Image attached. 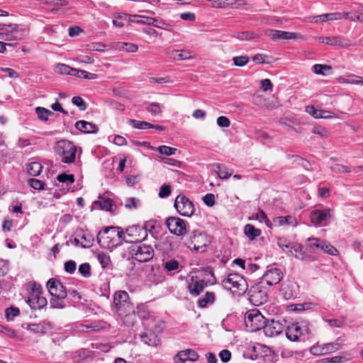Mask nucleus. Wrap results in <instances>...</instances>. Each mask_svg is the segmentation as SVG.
Masks as SVG:
<instances>
[{
	"label": "nucleus",
	"instance_id": "obj_1",
	"mask_svg": "<svg viewBox=\"0 0 363 363\" xmlns=\"http://www.w3.org/2000/svg\"><path fill=\"white\" fill-rule=\"evenodd\" d=\"M113 303L118 315L127 325H132L135 319V307L130 302L129 294L125 291L115 293Z\"/></svg>",
	"mask_w": 363,
	"mask_h": 363
},
{
	"label": "nucleus",
	"instance_id": "obj_2",
	"mask_svg": "<svg viewBox=\"0 0 363 363\" xmlns=\"http://www.w3.org/2000/svg\"><path fill=\"white\" fill-rule=\"evenodd\" d=\"M123 231L119 227L111 226L105 228L97 235V240L101 247L112 249L121 243Z\"/></svg>",
	"mask_w": 363,
	"mask_h": 363
},
{
	"label": "nucleus",
	"instance_id": "obj_3",
	"mask_svg": "<svg viewBox=\"0 0 363 363\" xmlns=\"http://www.w3.org/2000/svg\"><path fill=\"white\" fill-rule=\"evenodd\" d=\"M223 288L233 294L241 296L247 290L248 285L245 278L238 274H230L222 281Z\"/></svg>",
	"mask_w": 363,
	"mask_h": 363
},
{
	"label": "nucleus",
	"instance_id": "obj_4",
	"mask_svg": "<svg viewBox=\"0 0 363 363\" xmlns=\"http://www.w3.org/2000/svg\"><path fill=\"white\" fill-rule=\"evenodd\" d=\"M55 151L61 157V160L65 163H72L75 160L77 147L69 140L57 141L55 145Z\"/></svg>",
	"mask_w": 363,
	"mask_h": 363
},
{
	"label": "nucleus",
	"instance_id": "obj_5",
	"mask_svg": "<svg viewBox=\"0 0 363 363\" xmlns=\"http://www.w3.org/2000/svg\"><path fill=\"white\" fill-rule=\"evenodd\" d=\"M211 240L206 233L196 230L191 233L186 245L191 250L203 252L206 250Z\"/></svg>",
	"mask_w": 363,
	"mask_h": 363
},
{
	"label": "nucleus",
	"instance_id": "obj_6",
	"mask_svg": "<svg viewBox=\"0 0 363 363\" xmlns=\"http://www.w3.org/2000/svg\"><path fill=\"white\" fill-rule=\"evenodd\" d=\"M310 328L307 321L296 322L289 325L286 329V335L291 341L296 342L301 337L310 334Z\"/></svg>",
	"mask_w": 363,
	"mask_h": 363
},
{
	"label": "nucleus",
	"instance_id": "obj_7",
	"mask_svg": "<svg viewBox=\"0 0 363 363\" xmlns=\"http://www.w3.org/2000/svg\"><path fill=\"white\" fill-rule=\"evenodd\" d=\"M245 323L248 330L256 332L262 328H264L266 319L258 310L254 309L247 312L245 317Z\"/></svg>",
	"mask_w": 363,
	"mask_h": 363
},
{
	"label": "nucleus",
	"instance_id": "obj_8",
	"mask_svg": "<svg viewBox=\"0 0 363 363\" xmlns=\"http://www.w3.org/2000/svg\"><path fill=\"white\" fill-rule=\"evenodd\" d=\"M131 255L139 262H147L153 258L155 252L152 245L140 242L132 247Z\"/></svg>",
	"mask_w": 363,
	"mask_h": 363
},
{
	"label": "nucleus",
	"instance_id": "obj_9",
	"mask_svg": "<svg viewBox=\"0 0 363 363\" xmlns=\"http://www.w3.org/2000/svg\"><path fill=\"white\" fill-rule=\"evenodd\" d=\"M264 285L259 282L252 285L248 291L249 300L255 306L262 305L268 299L267 291Z\"/></svg>",
	"mask_w": 363,
	"mask_h": 363
},
{
	"label": "nucleus",
	"instance_id": "obj_10",
	"mask_svg": "<svg viewBox=\"0 0 363 363\" xmlns=\"http://www.w3.org/2000/svg\"><path fill=\"white\" fill-rule=\"evenodd\" d=\"M147 235L146 230L140 226L133 225L123 232L122 238L126 242H141Z\"/></svg>",
	"mask_w": 363,
	"mask_h": 363
},
{
	"label": "nucleus",
	"instance_id": "obj_11",
	"mask_svg": "<svg viewBox=\"0 0 363 363\" xmlns=\"http://www.w3.org/2000/svg\"><path fill=\"white\" fill-rule=\"evenodd\" d=\"M174 207L181 216L186 217L192 216L195 211L194 203L184 195H179L176 198Z\"/></svg>",
	"mask_w": 363,
	"mask_h": 363
},
{
	"label": "nucleus",
	"instance_id": "obj_12",
	"mask_svg": "<svg viewBox=\"0 0 363 363\" xmlns=\"http://www.w3.org/2000/svg\"><path fill=\"white\" fill-rule=\"evenodd\" d=\"M166 225L171 233L176 235H183L186 232L185 221L178 217H169L166 220Z\"/></svg>",
	"mask_w": 363,
	"mask_h": 363
},
{
	"label": "nucleus",
	"instance_id": "obj_13",
	"mask_svg": "<svg viewBox=\"0 0 363 363\" xmlns=\"http://www.w3.org/2000/svg\"><path fill=\"white\" fill-rule=\"evenodd\" d=\"M283 278V274L280 269L277 267L268 268L262 277L260 282L263 284L272 286L277 284Z\"/></svg>",
	"mask_w": 363,
	"mask_h": 363
},
{
	"label": "nucleus",
	"instance_id": "obj_14",
	"mask_svg": "<svg viewBox=\"0 0 363 363\" xmlns=\"http://www.w3.org/2000/svg\"><path fill=\"white\" fill-rule=\"evenodd\" d=\"M330 218L331 214L329 208L315 209L310 213V220L314 225H320L324 221L328 220Z\"/></svg>",
	"mask_w": 363,
	"mask_h": 363
},
{
	"label": "nucleus",
	"instance_id": "obj_15",
	"mask_svg": "<svg viewBox=\"0 0 363 363\" xmlns=\"http://www.w3.org/2000/svg\"><path fill=\"white\" fill-rule=\"evenodd\" d=\"M47 286L52 296L66 298L67 296L66 288L60 281L51 279L48 281Z\"/></svg>",
	"mask_w": 363,
	"mask_h": 363
},
{
	"label": "nucleus",
	"instance_id": "obj_16",
	"mask_svg": "<svg viewBox=\"0 0 363 363\" xmlns=\"http://www.w3.org/2000/svg\"><path fill=\"white\" fill-rule=\"evenodd\" d=\"M285 328L282 321L271 320L264 327V332L267 336L274 337L279 335Z\"/></svg>",
	"mask_w": 363,
	"mask_h": 363
},
{
	"label": "nucleus",
	"instance_id": "obj_17",
	"mask_svg": "<svg viewBox=\"0 0 363 363\" xmlns=\"http://www.w3.org/2000/svg\"><path fill=\"white\" fill-rule=\"evenodd\" d=\"M265 34L271 38L272 40L277 41L280 40H291L295 39L298 37L296 33L286 32L283 30H277L272 29H267L265 30Z\"/></svg>",
	"mask_w": 363,
	"mask_h": 363
},
{
	"label": "nucleus",
	"instance_id": "obj_18",
	"mask_svg": "<svg viewBox=\"0 0 363 363\" xmlns=\"http://www.w3.org/2000/svg\"><path fill=\"white\" fill-rule=\"evenodd\" d=\"M206 286L207 283L204 280L199 279L198 277H192L189 283L188 289L191 295L198 296Z\"/></svg>",
	"mask_w": 363,
	"mask_h": 363
},
{
	"label": "nucleus",
	"instance_id": "obj_19",
	"mask_svg": "<svg viewBox=\"0 0 363 363\" xmlns=\"http://www.w3.org/2000/svg\"><path fill=\"white\" fill-rule=\"evenodd\" d=\"M199 357L198 354L193 350L180 351L174 357L176 363H184L188 360L196 361Z\"/></svg>",
	"mask_w": 363,
	"mask_h": 363
},
{
	"label": "nucleus",
	"instance_id": "obj_20",
	"mask_svg": "<svg viewBox=\"0 0 363 363\" xmlns=\"http://www.w3.org/2000/svg\"><path fill=\"white\" fill-rule=\"evenodd\" d=\"M26 302L32 309L36 310L42 308L47 303L45 298L40 297L37 291H33L26 300Z\"/></svg>",
	"mask_w": 363,
	"mask_h": 363
},
{
	"label": "nucleus",
	"instance_id": "obj_21",
	"mask_svg": "<svg viewBox=\"0 0 363 363\" xmlns=\"http://www.w3.org/2000/svg\"><path fill=\"white\" fill-rule=\"evenodd\" d=\"M166 54L171 59L176 60H185L194 57L193 52L189 50H173L167 51Z\"/></svg>",
	"mask_w": 363,
	"mask_h": 363
},
{
	"label": "nucleus",
	"instance_id": "obj_22",
	"mask_svg": "<svg viewBox=\"0 0 363 363\" xmlns=\"http://www.w3.org/2000/svg\"><path fill=\"white\" fill-rule=\"evenodd\" d=\"M77 129L84 133H96L99 130V128L94 123L85 121H79L75 123Z\"/></svg>",
	"mask_w": 363,
	"mask_h": 363
},
{
	"label": "nucleus",
	"instance_id": "obj_23",
	"mask_svg": "<svg viewBox=\"0 0 363 363\" xmlns=\"http://www.w3.org/2000/svg\"><path fill=\"white\" fill-rule=\"evenodd\" d=\"M52 328V325L50 322L43 321L38 324H30L28 329L35 333H46Z\"/></svg>",
	"mask_w": 363,
	"mask_h": 363
},
{
	"label": "nucleus",
	"instance_id": "obj_24",
	"mask_svg": "<svg viewBox=\"0 0 363 363\" xmlns=\"http://www.w3.org/2000/svg\"><path fill=\"white\" fill-rule=\"evenodd\" d=\"M142 341L149 346H157L160 344V340L153 333H146L141 335Z\"/></svg>",
	"mask_w": 363,
	"mask_h": 363
},
{
	"label": "nucleus",
	"instance_id": "obj_25",
	"mask_svg": "<svg viewBox=\"0 0 363 363\" xmlns=\"http://www.w3.org/2000/svg\"><path fill=\"white\" fill-rule=\"evenodd\" d=\"M44 4L54 6L51 10L53 13H64V11L60 10V7L67 6L68 1L67 0H48Z\"/></svg>",
	"mask_w": 363,
	"mask_h": 363
},
{
	"label": "nucleus",
	"instance_id": "obj_26",
	"mask_svg": "<svg viewBox=\"0 0 363 363\" xmlns=\"http://www.w3.org/2000/svg\"><path fill=\"white\" fill-rule=\"evenodd\" d=\"M338 81L342 84H351L363 86V77L354 74L349 75L347 77H341L338 79Z\"/></svg>",
	"mask_w": 363,
	"mask_h": 363
},
{
	"label": "nucleus",
	"instance_id": "obj_27",
	"mask_svg": "<svg viewBox=\"0 0 363 363\" xmlns=\"http://www.w3.org/2000/svg\"><path fill=\"white\" fill-rule=\"evenodd\" d=\"M233 37L240 40H252L254 39L259 38L260 35L254 32L243 31L236 33L233 35Z\"/></svg>",
	"mask_w": 363,
	"mask_h": 363
},
{
	"label": "nucleus",
	"instance_id": "obj_28",
	"mask_svg": "<svg viewBox=\"0 0 363 363\" xmlns=\"http://www.w3.org/2000/svg\"><path fill=\"white\" fill-rule=\"evenodd\" d=\"M113 204V203L111 199L103 197H99V199L94 202V205L106 211H111Z\"/></svg>",
	"mask_w": 363,
	"mask_h": 363
},
{
	"label": "nucleus",
	"instance_id": "obj_29",
	"mask_svg": "<svg viewBox=\"0 0 363 363\" xmlns=\"http://www.w3.org/2000/svg\"><path fill=\"white\" fill-rule=\"evenodd\" d=\"M320 249L332 256H337L339 255L338 250L334 246L324 240L320 242Z\"/></svg>",
	"mask_w": 363,
	"mask_h": 363
},
{
	"label": "nucleus",
	"instance_id": "obj_30",
	"mask_svg": "<svg viewBox=\"0 0 363 363\" xmlns=\"http://www.w3.org/2000/svg\"><path fill=\"white\" fill-rule=\"evenodd\" d=\"M130 17H135V18H140V19L135 21L137 23H142V24H146V25H152L157 28H163L160 25H157L155 23L158 21L157 18H151V17H145L143 16H130Z\"/></svg>",
	"mask_w": 363,
	"mask_h": 363
},
{
	"label": "nucleus",
	"instance_id": "obj_31",
	"mask_svg": "<svg viewBox=\"0 0 363 363\" xmlns=\"http://www.w3.org/2000/svg\"><path fill=\"white\" fill-rule=\"evenodd\" d=\"M245 234L251 240H254L261 234L259 229L255 228L251 224H247L244 228Z\"/></svg>",
	"mask_w": 363,
	"mask_h": 363
},
{
	"label": "nucleus",
	"instance_id": "obj_32",
	"mask_svg": "<svg viewBox=\"0 0 363 363\" xmlns=\"http://www.w3.org/2000/svg\"><path fill=\"white\" fill-rule=\"evenodd\" d=\"M322 345L323 347V353H325V354L335 352L341 349V345L337 341L323 344Z\"/></svg>",
	"mask_w": 363,
	"mask_h": 363
},
{
	"label": "nucleus",
	"instance_id": "obj_33",
	"mask_svg": "<svg viewBox=\"0 0 363 363\" xmlns=\"http://www.w3.org/2000/svg\"><path fill=\"white\" fill-rule=\"evenodd\" d=\"M325 44L332 45V46H338V47H345L347 45V43H345L344 40L340 37L335 36H328L326 37V43Z\"/></svg>",
	"mask_w": 363,
	"mask_h": 363
},
{
	"label": "nucleus",
	"instance_id": "obj_34",
	"mask_svg": "<svg viewBox=\"0 0 363 363\" xmlns=\"http://www.w3.org/2000/svg\"><path fill=\"white\" fill-rule=\"evenodd\" d=\"M43 167L39 162H31L28 164L27 171L28 173L33 177L39 175L42 171Z\"/></svg>",
	"mask_w": 363,
	"mask_h": 363
},
{
	"label": "nucleus",
	"instance_id": "obj_35",
	"mask_svg": "<svg viewBox=\"0 0 363 363\" xmlns=\"http://www.w3.org/2000/svg\"><path fill=\"white\" fill-rule=\"evenodd\" d=\"M72 76H77L78 77L88 79H94L96 78V74L93 73H89L86 71L81 70L78 69L74 68V71H72Z\"/></svg>",
	"mask_w": 363,
	"mask_h": 363
},
{
	"label": "nucleus",
	"instance_id": "obj_36",
	"mask_svg": "<svg viewBox=\"0 0 363 363\" xmlns=\"http://www.w3.org/2000/svg\"><path fill=\"white\" fill-rule=\"evenodd\" d=\"M35 113H37L39 119L43 121H46L48 116L53 115V113L43 107H37L35 108Z\"/></svg>",
	"mask_w": 363,
	"mask_h": 363
},
{
	"label": "nucleus",
	"instance_id": "obj_37",
	"mask_svg": "<svg viewBox=\"0 0 363 363\" xmlns=\"http://www.w3.org/2000/svg\"><path fill=\"white\" fill-rule=\"evenodd\" d=\"M0 39L4 40H19L23 39V35H14V31L12 30L11 31H8L6 33H0Z\"/></svg>",
	"mask_w": 363,
	"mask_h": 363
},
{
	"label": "nucleus",
	"instance_id": "obj_38",
	"mask_svg": "<svg viewBox=\"0 0 363 363\" xmlns=\"http://www.w3.org/2000/svg\"><path fill=\"white\" fill-rule=\"evenodd\" d=\"M330 169L336 174H347L351 172L350 168L348 166L335 164L330 167Z\"/></svg>",
	"mask_w": 363,
	"mask_h": 363
},
{
	"label": "nucleus",
	"instance_id": "obj_39",
	"mask_svg": "<svg viewBox=\"0 0 363 363\" xmlns=\"http://www.w3.org/2000/svg\"><path fill=\"white\" fill-rule=\"evenodd\" d=\"M128 123L133 128L141 130L150 128L151 126V123H147L146 121H140L134 119H130L128 121Z\"/></svg>",
	"mask_w": 363,
	"mask_h": 363
},
{
	"label": "nucleus",
	"instance_id": "obj_40",
	"mask_svg": "<svg viewBox=\"0 0 363 363\" xmlns=\"http://www.w3.org/2000/svg\"><path fill=\"white\" fill-rule=\"evenodd\" d=\"M214 294L212 292H206L205 297L199 300V305L201 308H204L208 303H212L214 301Z\"/></svg>",
	"mask_w": 363,
	"mask_h": 363
},
{
	"label": "nucleus",
	"instance_id": "obj_41",
	"mask_svg": "<svg viewBox=\"0 0 363 363\" xmlns=\"http://www.w3.org/2000/svg\"><path fill=\"white\" fill-rule=\"evenodd\" d=\"M313 69L317 74L326 75V72L331 71L332 68L327 65L316 64L313 66Z\"/></svg>",
	"mask_w": 363,
	"mask_h": 363
},
{
	"label": "nucleus",
	"instance_id": "obj_42",
	"mask_svg": "<svg viewBox=\"0 0 363 363\" xmlns=\"http://www.w3.org/2000/svg\"><path fill=\"white\" fill-rule=\"evenodd\" d=\"M160 154L167 156L173 155L176 153L177 149L166 145H161L156 148Z\"/></svg>",
	"mask_w": 363,
	"mask_h": 363
},
{
	"label": "nucleus",
	"instance_id": "obj_43",
	"mask_svg": "<svg viewBox=\"0 0 363 363\" xmlns=\"http://www.w3.org/2000/svg\"><path fill=\"white\" fill-rule=\"evenodd\" d=\"M56 72L62 74H68L72 75V71H74V68L70 67L69 66L65 64H58L56 66L55 69Z\"/></svg>",
	"mask_w": 363,
	"mask_h": 363
},
{
	"label": "nucleus",
	"instance_id": "obj_44",
	"mask_svg": "<svg viewBox=\"0 0 363 363\" xmlns=\"http://www.w3.org/2000/svg\"><path fill=\"white\" fill-rule=\"evenodd\" d=\"M57 179L61 183H66L67 185L72 184L74 182L73 174H61L57 176Z\"/></svg>",
	"mask_w": 363,
	"mask_h": 363
},
{
	"label": "nucleus",
	"instance_id": "obj_45",
	"mask_svg": "<svg viewBox=\"0 0 363 363\" xmlns=\"http://www.w3.org/2000/svg\"><path fill=\"white\" fill-rule=\"evenodd\" d=\"M65 298H59L52 296L50 300V304L55 308H62L65 307L64 299Z\"/></svg>",
	"mask_w": 363,
	"mask_h": 363
},
{
	"label": "nucleus",
	"instance_id": "obj_46",
	"mask_svg": "<svg viewBox=\"0 0 363 363\" xmlns=\"http://www.w3.org/2000/svg\"><path fill=\"white\" fill-rule=\"evenodd\" d=\"M233 62L235 66L243 67L249 62V57L246 55L233 57Z\"/></svg>",
	"mask_w": 363,
	"mask_h": 363
},
{
	"label": "nucleus",
	"instance_id": "obj_47",
	"mask_svg": "<svg viewBox=\"0 0 363 363\" xmlns=\"http://www.w3.org/2000/svg\"><path fill=\"white\" fill-rule=\"evenodd\" d=\"M97 259L103 268L107 267L111 262L110 257L104 252L99 253Z\"/></svg>",
	"mask_w": 363,
	"mask_h": 363
},
{
	"label": "nucleus",
	"instance_id": "obj_48",
	"mask_svg": "<svg viewBox=\"0 0 363 363\" xmlns=\"http://www.w3.org/2000/svg\"><path fill=\"white\" fill-rule=\"evenodd\" d=\"M179 267V263L176 259L168 260L164 264V268L167 272L175 271V270L178 269Z\"/></svg>",
	"mask_w": 363,
	"mask_h": 363
},
{
	"label": "nucleus",
	"instance_id": "obj_49",
	"mask_svg": "<svg viewBox=\"0 0 363 363\" xmlns=\"http://www.w3.org/2000/svg\"><path fill=\"white\" fill-rule=\"evenodd\" d=\"M6 317L7 320H11L15 317L18 316L20 313V310L16 307H9L6 308Z\"/></svg>",
	"mask_w": 363,
	"mask_h": 363
},
{
	"label": "nucleus",
	"instance_id": "obj_50",
	"mask_svg": "<svg viewBox=\"0 0 363 363\" xmlns=\"http://www.w3.org/2000/svg\"><path fill=\"white\" fill-rule=\"evenodd\" d=\"M146 110L150 113L153 116H157L161 113L162 109L160 106L157 103L150 104L147 108Z\"/></svg>",
	"mask_w": 363,
	"mask_h": 363
},
{
	"label": "nucleus",
	"instance_id": "obj_51",
	"mask_svg": "<svg viewBox=\"0 0 363 363\" xmlns=\"http://www.w3.org/2000/svg\"><path fill=\"white\" fill-rule=\"evenodd\" d=\"M256 218L260 222L264 221L268 227L272 228V222L269 220L266 213L263 211L260 210L257 213Z\"/></svg>",
	"mask_w": 363,
	"mask_h": 363
},
{
	"label": "nucleus",
	"instance_id": "obj_52",
	"mask_svg": "<svg viewBox=\"0 0 363 363\" xmlns=\"http://www.w3.org/2000/svg\"><path fill=\"white\" fill-rule=\"evenodd\" d=\"M306 111L315 118H320V113L322 110H318L314 108L313 106H308L306 107Z\"/></svg>",
	"mask_w": 363,
	"mask_h": 363
},
{
	"label": "nucleus",
	"instance_id": "obj_53",
	"mask_svg": "<svg viewBox=\"0 0 363 363\" xmlns=\"http://www.w3.org/2000/svg\"><path fill=\"white\" fill-rule=\"evenodd\" d=\"M79 273L84 277H89L91 276L90 265L89 263H83L79 267Z\"/></svg>",
	"mask_w": 363,
	"mask_h": 363
},
{
	"label": "nucleus",
	"instance_id": "obj_54",
	"mask_svg": "<svg viewBox=\"0 0 363 363\" xmlns=\"http://www.w3.org/2000/svg\"><path fill=\"white\" fill-rule=\"evenodd\" d=\"M73 104L79 107L81 111H84L86 108V106L84 100L80 96H74L72 99Z\"/></svg>",
	"mask_w": 363,
	"mask_h": 363
},
{
	"label": "nucleus",
	"instance_id": "obj_55",
	"mask_svg": "<svg viewBox=\"0 0 363 363\" xmlns=\"http://www.w3.org/2000/svg\"><path fill=\"white\" fill-rule=\"evenodd\" d=\"M349 13H328V21H336L345 18L348 16Z\"/></svg>",
	"mask_w": 363,
	"mask_h": 363
},
{
	"label": "nucleus",
	"instance_id": "obj_56",
	"mask_svg": "<svg viewBox=\"0 0 363 363\" xmlns=\"http://www.w3.org/2000/svg\"><path fill=\"white\" fill-rule=\"evenodd\" d=\"M120 50L129 52H135L138 50V47L136 44L124 43L122 44Z\"/></svg>",
	"mask_w": 363,
	"mask_h": 363
},
{
	"label": "nucleus",
	"instance_id": "obj_57",
	"mask_svg": "<svg viewBox=\"0 0 363 363\" xmlns=\"http://www.w3.org/2000/svg\"><path fill=\"white\" fill-rule=\"evenodd\" d=\"M28 184L32 188L35 189L40 190L44 189V183L39 179H28Z\"/></svg>",
	"mask_w": 363,
	"mask_h": 363
},
{
	"label": "nucleus",
	"instance_id": "obj_58",
	"mask_svg": "<svg viewBox=\"0 0 363 363\" xmlns=\"http://www.w3.org/2000/svg\"><path fill=\"white\" fill-rule=\"evenodd\" d=\"M311 132L314 134L320 135L321 138H325L328 136L327 130L321 126H315L312 128Z\"/></svg>",
	"mask_w": 363,
	"mask_h": 363
},
{
	"label": "nucleus",
	"instance_id": "obj_59",
	"mask_svg": "<svg viewBox=\"0 0 363 363\" xmlns=\"http://www.w3.org/2000/svg\"><path fill=\"white\" fill-rule=\"evenodd\" d=\"M345 358L342 356H335L333 357H326L321 361L323 363H341L343 362Z\"/></svg>",
	"mask_w": 363,
	"mask_h": 363
},
{
	"label": "nucleus",
	"instance_id": "obj_60",
	"mask_svg": "<svg viewBox=\"0 0 363 363\" xmlns=\"http://www.w3.org/2000/svg\"><path fill=\"white\" fill-rule=\"evenodd\" d=\"M171 194V188L169 185H162L160 187L159 191V196L160 198H166L168 197Z\"/></svg>",
	"mask_w": 363,
	"mask_h": 363
},
{
	"label": "nucleus",
	"instance_id": "obj_61",
	"mask_svg": "<svg viewBox=\"0 0 363 363\" xmlns=\"http://www.w3.org/2000/svg\"><path fill=\"white\" fill-rule=\"evenodd\" d=\"M76 263L73 260H69L65 263V270L69 274H73L76 270Z\"/></svg>",
	"mask_w": 363,
	"mask_h": 363
},
{
	"label": "nucleus",
	"instance_id": "obj_62",
	"mask_svg": "<svg viewBox=\"0 0 363 363\" xmlns=\"http://www.w3.org/2000/svg\"><path fill=\"white\" fill-rule=\"evenodd\" d=\"M277 245L283 250H285L286 249L291 248V247H292V242H290L286 239L282 238H280L278 239Z\"/></svg>",
	"mask_w": 363,
	"mask_h": 363
},
{
	"label": "nucleus",
	"instance_id": "obj_63",
	"mask_svg": "<svg viewBox=\"0 0 363 363\" xmlns=\"http://www.w3.org/2000/svg\"><path fill=\"white\" fill-rule=\"evenodd\" d=\"M203 201L208 206H213L215 204V196L213 194H207L203 198Z\"/></svg>",
	"mask_w": 363,
	"mask_h": 363
},
{
	"label": "nucleus",
	"instance_id": "obj_64",
	"mask_svg": "<svg viewBox=\"0 0 363 363\" xmlns=\"http://www.w3.org/2000/svg\"><path fill=\"white\" fill-rule=\"evenodd\" d=\"M217 124L222 128H228L230 125V120L225 116H220L217 118Z\"/></svg>",
	"mask_w": 363,
	"mask_h": 363
}]
</instances>
